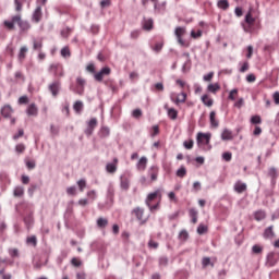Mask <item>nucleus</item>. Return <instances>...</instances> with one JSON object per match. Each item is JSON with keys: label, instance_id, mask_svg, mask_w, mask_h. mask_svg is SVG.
<instances>
[{"label": "nucleus", "instance_id": "nucleus-1", "mask_svg": "<svg viewBox=\"0 0 279 279\" xmlns=\"http://www.w3.org/2000/svg\"><path fill=\"white\" fill-rule=\"evenodd\" d=\"M186 34V27L178 26L174 29V36L177 37V40L181 47H186V43H184V39H182V36Z\"/></svg>", "mask_w": 279, "mask_h": 279}, {"label": "nucleus", "instance_id": "nucleus-2", "mask_svg": "<svg viewBox=\"0 0 279 279\" xmlns=\"http://www.w3.org/2000/svg\"><path fill=\"white\" fill-rule=\"evenodd\" d=\"M86 88V80L82 78L81 76L76 77V86L73 90V93H76V95H84V90Z\"/></svg>", "mask_w": 279, "mask_h": 279}, {"label": "nucleus", "instance_id": "nucleus-3", "mask_svg": "<svg viewBox=\"0 0 279 279\" xmlns=\"http://www.w3.org/2000/svg\"><path fill=\"white\" fill-rule=\"evenodd\" d=\"M213 135L210 133H197V137H196V141H197V145H208L210 143V137Z\"/></svg>", "mask_w": 279, "mask_h": 279}, {"label": "nucleus", "instance_id": "nucleus-4", "mask_svg": "<svg viewBox=\"0 0 279 279\" xmlns=\"http://www.w3.org/2000/svg\"><path fill=\"white\" fill-rule=\"evenodd\" d=\"M111 71L112 70H110V68L105 66L99 72L94 74V78L96 82H104V77L110 75Z\"/></svg>", "mask_w": 279, "mask_h": 279}, {"label": "nucleus", "instance_id": "nucleus-5", "mask_svg": "<svg viewBox=\"0 0 279 279\" xmlns=\"http://www.w3.org/2000/svg\"><path fill=\"white\" fill-rule=\"evenodd\" d=\"M155 199H162V194H161L160 190L151 192L147 195V197L145 199L146 206H150L151 202H155Z\"/></svg>", "mask_w": 279, "mask_h": 279}, {"label": "nucleus", "instance_id": "nucleus-6", "mask_svg": "<svg viewBox=\"0 0 279 279\" xmlns=\"http://www.w3.org/2000/svg\"><path fill=\"white\" fill-rule=\"evenodd\" d=\"M120 189L122 191H130V173L120 175Z\"/></svg>", "mask_w": 279, "mask_h": 279}, {"label": "nucleus", "instance_id": "nucleus-7", "mask_svg": "<svg viewBox=\"0 0 279 279\" xmlns=\"http://www.w3.org/2000/svg\"><path fill=\"white\" fill-rule=\"evenodd\" d=\"M13 21H15L17 23V25H19L20 29H22V32H27V29H29L32 27L29 25V22L21 20V15L13 16Z\"/></svg>", "mask_w": 279, "mask_h": 279}, {"label": "nucleus", "instance_id": "nucleus-8", "mask_svg": "<svg viewBox=\"0 0 279 279\" xmlns=\"http://www.w3.org/2000/svg\"><path fill=\"white\" fill-rule=\"evenodd\" d=\"M61 86L62 84L60 83V81H54L48 86V89L50 90L52 97H58Z\"/></svg>", "mask_w": 279, "mask_h": 279}, {"label": "nucleus", "instance_id": "nucleus-9", "mask_svg": "<svg viewBox=\"0 0 279 279\" xmlns=\"http://www.w3.org/2000/svg\"><path fill=\"white\" fill-rule=\"evenodd\" d=\"M50 71L56 77H64V68L60 63L50 65Z\"/></svg>", "mask_w": 279, "mask_h": 279}, {"label": "nucleus", "instance_id": "nucleus-10", "mask_svg": "<svg viewBox=\"0 0 279 279\" xmlns=\"http://www.w3.org/2000/svg\"><path fill=\"white\" fill-rule=\"evenodd\" d=\"M170 99L175 106H180V104H184L186 101V93H181L175 97V94L170 95Z\"/></svg>", "mask_w": 279, "mask_h": 279}, {"label": "nucleus", "instance_id": "nucleus-11", "mask_svg": "<svg viewBox=\"0 0 279 279\" xmlns=\"http://www.w3.org/2000/svg\"><path fill=\"white\" fill-rule=\"evenodd\" d=\"M41 19H43V7L38 5L33 12L32 21L33 23H40Z\"/></svg>", "mask_w": 279, "mask_h": 279}, {"label": "nucleus", "instance_id": "nucleus-12", "mask_svg": "<svg viewBox=\"0 0 279 279\" xmlns=\"http://www.w3.org/2000/svg\"><path fill=\"white\" fill-rule=\"evenodd\" d=\"M209 123H210L211 130H217V128H219V120H217V112L211 111L209 113Z\"/></svg>", "mask_w": 279, "mask_h": 279}, {"label": "nucleus", "instance_id": "nucleus-13", "mask_svg": "<svg viewBox=\"0 0 279 279\" xmlns=\"http://www.w3.org/2000/svg\"><path fill=\"white\" fill-rule=\"evenodd\" d=\"M165 110H167V114L169 117V119H171L172 121H175V119H178V110H175L174 108H169V105H165L163 106Z\"/></svg>", "mask_w": 279, "mask_h": 279}, {"label": "nucleus", "instance_id": "nucleus-14", "mask_svg": "<svg viewBox=\"0 0 279 279\" xmlns=\"http://www.w3.org/2000/svg\"><path fill=\"white\" fill-rule=\"evenodd\" d=\"M119 163V159L114 158L113 162H109L106 165L107 173H117V165Z\"/></svg>", "mask_w": 279, "mask_h": 279}, {"label": "nucleus", "instance_id": "nucleus-15", "mask_svg": "<svg viewBox=\"0 0 279 279\" xmlns=\"http://www.w3.org/2000/svg\"><path fill=\"white\" fill-rule=\"evenodd\" d=\"M26 114L28 117H38V107H36V104H31L26 109Z\"/></svg>", "mask_w": 279, "mask_h": 279}, {"label": "nucleus", "instance_id": "nucleus-16", "mask_svg": "<svg viewBox=\"0 0 279 279\" xmlns=\"http://www.w3.org/2000/svg\"><path fill=\"white\" fill-rule=\"evenodd\" d=\"M12 112H13V110H12V107L10 105H5L1 109V114L5 119H10V117H12Z\"/></svg>", "mask_w": 279, "mask_h": 279}, {"label": "nucleus", "instance_id": "nucleus-17", "mask_svg": "<svg viewBox=\"0 0 279 279\" xmlns=\"http://www.w3.org/2000/svg\"><path fill=\"white\" fill-rule=\"evenodd\" d=\"M0 182L2 186H9V184L11 183L10 174H8V172H0Z\"/></svg>", "mask_w": 279, "mask_h": 279}, {"label": "nucleus", "instance_id": "nucleus-18", "mask_svg": "<svg viewBox=\"0 0 279 279\" xmlns=\"http://www.w3.org/2000/svg\"><path fill=\"white\" fill-rule=\"evenodd\" d=\"M234 191H235V193H244V191H247V184H245L241 181H238L234 184Z\"/></svg>", "mask_w": 279, "mask_h": 279}, {"label": "nucleus", "instance_id": "nucleus-19", "mask_svg": "<svg viewBox=\"0 0 279 279\" xmlns=\"http://www.w3.org/2000/svg\"><path fill=\"white\" fill-rule=\"evenodd\" d=\"M136 168L138 171H145V169H147V157H141L137 161Z\"/></svg>", "mask_w": 279, "mask_h": 279}, {"label": "nucleus", "instance_id": "nucleus-20", "mask_svg": "<svg viewBox=\"0 0 279 279\" xmlns=\"http://www.w3.org/2000/svg\"><path fill=\"white\" fill-rule=\"evenodd\" d=\"M268 175L272 182V184H276V180H278V170L276 168H269L268 169Z\"/></svg>", "mask_w": 279, "mask_h": 279}, {"label": "nucleus", "instance_id": "nucleus-21", "mask_svg": "<svg viewBox=\"0 0 279 279\" xmlns=\"http://www.w3.org/2000/svg\"><path fill=\"white\" fill-rule=\"evenodd\" d=\"M201 99L204 106H207V108H210L215 104V100H213L208 94L203 95Z\"/></svg>", "mask_w": 279, "mask_h": 279}, {"label": "nucleus", "instance_id": "nucleus-22", "mask_svg": "<svg viewBox=\"0 0 279 279\" xmlns=\"http://www.w3.org/2000/svg\"><path fill=\"white\" fill-rule=\"evenodd\" d=\"M232 138H234L232 131L225 129L221 133V141H232Z\"/></svg>", "mask_w": 279, "mask_h": 279}, {"label": "nucleus", "instance_id": "nucleus-23", "mask_svg": "<svg viewBox=\"0 0 279 279\" xmlns=\"http://www.w3.org/2000/svg\"><path fill=\"white\" fill-rule=\"evenodd\" d=\"M276 234L274 233V226H270L265 229L263 236L264 239H274Z\"/></svg>", "mask_w": 279, "mask_h": 279}, {"label": "nucleus", "instance_id": "nucleus-24", "mask_svg": "<svg viewBox=\"0 0 279 279\" xmlns=\"http://www.w3.org/2000/svg\"><path fill=\"white\" fill-rule=\"evenodd\" d=\"M145 214V210L141 207H136L133 209V215H135L136 219L138 221H143V215Z\"/></svg>", "mask_w": 279, "mask_h": 279}, {"label": "nucleus", "instance_id": "nucleus-25", "mask_svg": "<svg viewBox=\"0 0 279 279\" xmlns=\"http://www.w3.org/2000/svg\"><path fill=\"white\" fill-rule=\"evenodd\" d=\"M73 110L74 112H76L77 114H80V112H82L84 110V102H82V100H77L74 105H73Z\"/></svg>", "mask_w": 279, "mask_h": 279}, {"label": "nucleus", "instance_id": "nucleus-26", "mask_svg": "<svg viewBox=\"0 0 279 279\" xmlns=\"http://www.w3.org/2000/svg\"><path fill=\"white\" fill-rule=\"evenodd\" d=\"M149 173L151 182H156V180H158V168L153 166L149 170Z\"/></svg>", "mask_w": 279, "mask_h": 279}, {"label": "nucleus", "instance_id": "nucleus-27", "mask_svg": "<svg viewBox=\"0 0 279 279\" xmlns=\"http://www.w3.org/2000/svg\"><path fill=\"white\" fill-rule=\"evenodd\" d=\"M107 197L108 199H111L114 197V184L109 183L107 187Z\"/></svg>", "mask_w": 279, "mask_h": 279}, {"label": "nucleus", "instance_id": "nucleus-28", "mask_svg": "<svg viewBox=\"0 0 279 279\" xmlns=\"http://www.w3.org/2000/svg\"><path fill=\"white\" fill-rule=\"evenodd\" d=\"M13 195L14 197H23V195H25V189H23V186L14 187Z\"/></svg>", "mask_w": 279, "mask_h": 279}, {"label": "nucleus", "instance_id": "nucleus-29", "mask_svg": "<svg viewBox=\"0 0 279 279\" xmlns=\"http://www.w3.org/2000/svg\"><path fill=\"white\" fill-rule=\"evenodd\" d=\"M34 51H40L43 49V39H33Z\"/></svg>", "mask_w": 279, "mask_h": 279}, {"label": "nucleus", "instance_id": "nucleus-30", "mask_svg": "<svg viewBox=\"0 0 279 279\" xmlns=\"http://www.w3.org/2000/svg\"><path fill=\"white\" fill-rule=\"evenodd\" d=\"M26 244L36 247V245H38V239L36 238V235H31L26 238Z\"/></svg>", "mask_w": 279, "mask_h": 279}, {"label": "nucleus", "instance_id": "nucleus-31", "mask_svg": "<svg viewBox=\"0 0 279 279\" xmlns=\"http://www.w3.org/2000/svg\"><path fill=\"white\" fill-rule=\"evenodd\" d=\"M86 195H87V199L89 203H93V202H95V199H97V191H95V190L88 191L86 193Z\"/></svg>", "mask_w": 279, "mask_h": 279}, {"label": "nucleus", "instance_id": "nucleus-32", "mask_svg": "<svg viewBox=\"0 0 279 279\" xmlns=\"http://www.w3.org/2000/svg\"><path fill=\"white\" fill-rule=\"evenodd\" d=\"M143 27L147 32H149V29H153L154 28V20H151V19L144 20Z\"/></svg>", "mask_w": 279, "mask_h": 279}, {"label": "nucleus", "instance_id": "nucleus-33", "mask_svg": "<svg viewBox=\"0 0 279 279\" xmlns=\"http://www.w3.org/2000/svg\"><path fill=\"white\" fill-rule=\"evenodd\" d=\"M96 225H97L98 228L104 229V228H106V227L108 226V219L100 217V218H98V219L96 220Z\"/></svg>", "mask_w": 279, "mask_h": 279}, {"label": "nucleus", "instance_id": "nucleus-34", "mask_svg": "<svg viewBox=\"0 0 279 279\" xmlns=\"http://www.w3.org/2000/svg\"><path fill=\"white\" fill-rule=\"evenodd\" d=\"M179 241H182L183 243L189 241V231L186 230H181L179 233Z\"/></svg>", "mask_w": 279, "mask_h": 279}, {"label": "nucleus", "instance_id": "nucleus-35", "mask_svg": "<svg viewBox=\"0 0 279 279\" xmlns=\"http://www.w3.org/2000/svg\"><path fill=\"white\" fill-rule=\"evenodd\" d=\"M220 88H221V86L219 85V83H215V84H209L208 86H207V90L209 92V93H217V90H220Z\"/></svg>", "mask_w": 279, "mask_h": 279}, {"label": "nucleus", "instance_id": "nucleus-36", "mask_svg": "<svg viewBox=\"0 0 279 279\" xmlns=\"http://www.w3.org/2000/svg\"><path fill=\"white\" fill-rule=\"evenodd\" d=\"M189 213H190V217L192 219V223H197V215H198L197 209L191 208L189 210Z\"/></svg>", "mask_w": 279, "mask_h": 279}, {"label": "nucleus", "instance_id": "nucleus-37", "mask_svg": "<svg viewBox=\"0 0 279 279\" xmlns=\"http://www.w3.org/2000/svg\"><path fill=\"white\" fill-rule=\"evenodd\" d=\"M217 5L220 10H228V8H230V3L228 2V0H219L217 2Z\"/></svg>", "mask_w": 279, "mask_h": 279}, {"label": "nucleus", "instance_id": "nucleus-38", "mask_svg": "<svg viewBox=\"0 0 279 279\" xmlns=\"http://www.w3.org/2000/svg\"><path fill=\"white\" fill-rule=\"evenodd\" d=\"M177 178H185L186 177V167L180 166L175 173Z\"/></svg>", "mask_w": 279, "mask_h": 279}, {"label": "nucleus", "instance_id": "nucleus-39", "mask_svg": "<svg viewBox=\"0 0 279 279\" xmlns=\"http://www.w3.org/2000/svg\"><path fill=\"white\" fill-rule=\"evenodd\" d=\"M252 254H263V245L254 244L251 248Z\"/></svg>", "mask_w": 279, "mask_h": 279}, {"label": "nucleus", "instance_id": "nucleus-40", "mask_svg": "<svg viewBox=\"0 0 279 279\" xmlns=\"http://www.w3.org/2000/svg\"><path fill=\"white\" fill-rule=\"evenodd\" d=\"M254 217H255L256 221H263V219H265V217H266V214L264 210H257V211H255Z\"/></svg>", "mask_w": 279, "mask_h": 279}, {"label": "nucleus", "instance_id": "nucleus-41", "mask_svg": "<svg viewBox=\"0 0 279 279\" xmlns=\"http://www.w3.org/2000/svg\"><path fill=\"white\" fill-rule=\"evenodd\" d=\"M251 123L253 125H260V123H263V119L260 118V116H253L251 117Z\"/></svg>", "mask_w": 279, "mask_h": 279}, {"label": "nucleus", "instance_id": "nucleus-42", "mask_svg": "<svg viewBox=\"0 0 279 279\" xmlns=\"http://www.w3.org/2000/svg\"><path fill=\"white\" fill-rule=\"evenodd\" d=\"M9 256H11V258H19L21 253L19 252V248H9Z\"/></svg>", "mask_w": 279, "mask_h": 279}, {"label": "nucleus", "instance_id": "nucleus-43", "mask_svg": "<svg viewBox=\"0 0 279 279\" xmlns=\"http://www.w3.org/2000/svg\"><path fill=\"white\" fill-rule=\"evenodd\" d=\"M202 265L204 268L208 267V265L215 267V263L210 262V257H203Z\"/></svg>", "mask_w": 279, "mask_h": 279}, {"label": "nucleus", "instance_id": "nucleus-44", "mask_svg": "<svg viewBox=\"0 0 279 279\" xmlns=\"http://www.w3.org/2000/svg\"><path fill=\"white\" fill-rule=\"evenodd\" d=\"M14 23H16L14 21V16L11 19V21H4V27H7V29H14Z\"/></svg>", "mask_w": 279, "mask_h": 279}, {"label": "nucleus", "instance_id": "nucleus-45", "mask_svg": "<svg viewBox=\"0 0 279 279\" xmlns=\"http://www.w3.org/2000/svg\"><path fill=\"white\" fill-rule=\"evenodd\" d=\"M27 0H14L16 12H21L23 10V3Z\"/></svg>", "mask_w": 279, "mask_h": 279}, {"label": "nucleus", "instance_id": "nucleus-46", "mask_svg": "<svg viewBox=\"0 0 279 279\" xmlns=\"http://www.w3.org/2000/svg\"><path fill=\"white\" fill-rule=\"evenodd\" d=\"M208 232V227L205 225H199L197 227V234H206Z\"/></svg>", "mask_w": 279, "mask_h": 279}, {"label": "nucleus", "instance_id": "nucleus-47", "mask_svg": "<svg viewBox=\"0 0 279 279\" xmlns=\"http://www.w3.org/2000/svg\"><path fill=\"white\" fill-rule=\"evenodd\" d=\"M25 149H27V146H25V144H17L15 146L16 154H23V151H25Z\"/></svg>", "mask_w": 279, "mask_h": 279}, {"label": "nucleus", "instance_id": "nucleus-48", "mask_svg": "<svg viewBox=\"0 0 279 279\" xmlns=\"http://www.w3.org/2000/svg\"><path fill=\"white\" fill-rule=\"evenodd\" d=\"M256 20L254 19V16H252V13H247L245 15V23H247L248 25H254V22Z\"/></svg>", "mask_w": 279, "mask_h": 279}, {"label": "nucleus", "instance_id": "nucleus-49", "mask_svg": "<svg viewBox=\"0 0 279 279\" xmlns=\"http://www.w3.org/2000/svg\"><path fill=\"white\" fill-rule=\"evenodd\" d=\"M77 186H78L81 193H84V189H86V180H84V179L78 180Z\"/></svg>", "mask_w": 279, "mask_h": 279}, {"label": "nucleus", "instance_id": "nucleus-50", "mask_svg": "<svg viewBox=\"0 0 279 279\" xmlns=\"http://www.w3.org/2000/svg\"><path fill=\"white\" fill-rule=\"evenodd\" d=\"M61 56L62 58H71V50H69V47H64L61 49Z\"/></svg>", "mask_w": 279, "mask_h": 279}, {"label": "nucleus", "instance_id": "nucleus-51", "mask_svg": "<svg viewBox=\"0 0 279 279\" xmlns=\"http://www.w3.org/2000/svg\"><path fill=\"white\" fill-rule=\"evenodd\" d=\"M132 117L134 119H141V117H143V111L141 109H134L132 111Z\"/></svg>", "mask_w": 279, "mask_h": 279}, {"label": "nucleus", "instance_id": "nucleus-52", "mask_svg": "<svg viewBox=\"0 0 279 279\" xmlns=\"http://www.w3.org/2000/svg\"><path fill=\"white\" fill-rule=\"evenodd\" d=\"M234 95H239V89L234 88L229 93L228 99H230L231 101H234V99H236V97Z\"/></svg>", "mask_w": 279, "mask_h": 279}, {"label": "nucleus", "instance_id": "nucleus-53", "mask_svg": "<svg viewBox=\"0 0 279 279\" xmlns=\"http://www.w3.org/2000/svg\"><path fill=\"white\" fill-rule=\"evenodd\" d=\"M25 53H27V48H26V46H24V47H22V48L20 49V52H19V58H20V60H25Z\"/></svg>", "mask_w": 279, "mask_h": 279}, {"label": "nucleus", "instance_id": "nucleus-54", "mask_svg": "<svg viewBox=\"0 0 279 279\" xmlns=\"http://www.w3.org/2000/svg\"><path fill=\"white\" fill-rule=\"evenodd\" d=\"M101 136H110V128L108 126H102L100 130Z\"/></svg>", "mask_w": 279, "mask_h": 279}, {"label": "nucleus", "instance_id": "nucleus-55", "mask_svg": "<svg viewBox=\"0 0 279 279\" xmlns=\"http://www.w3.org/2000/svg\"><path fill=\"white\" fill-rule=\"evenodd\" d=\"M202 34H203V32H202L201 29L197 31V32L191 31V36H192V38H194V39L202 38Z\"/></svg>", "mask_w": 279, "mask_h": 279}, {"label": "nucleus", "instance_id": "nucleus-56", "mask_svg": "<svg viewBox=\"0 0 279 279\" xmlns=\"http://www.w3.org/2000/svg\"><path fill=\"white\" fill-rule=\"evenodd\" d=\"M68 195H77V187L75 186H70L66 189Z\"/></svg>", "mask_w": 279, "mask_h": 279}, {"label": "nucleus", "instance_id": "nucleus-57", "mask_svg": "<svg viewBox=\"0 0 279 279\" xmlns=\"http://www.w3.org/2000/svg\"><path fill=\"white\" fill-rule=\"evenodd\" d=\"M140 36H141V31H138V29L132 31L131 34H130V37L133 40H136V38H138Z\"/></svg>", "mask_w": 279, "mask_h": 279}, {"label": "nucleus", "instance_id": "nucleus-58", "mask_svg": "<svg viewBox=\"0 0 279 279\" xmlns=\"http://www.w3.org/2000/svg\"><path fill=\"white\" fill-rule=\"evenodd\" d=\"M71 264L73 265V267H82V260L76 257L72 258Z\"/></svg>", "mask_w": 279, "mask_h": 279}, {"label": "nucleus", "instance_id": "nucleus-59", "mask_svg": "<svg viewBox=\"0 0 279 279\" xmlns=\"http://www.w3.org/2000/svg\"><path fill=\"white\" fill-rule=\"evenodd\" d=\"M158 134H160V129L158 128V125H154L150 136L154 138L155 136H158Z\"/></svg>", "mask_w": 279, "mask_h": 279}, {"label": "nucleus", "instance_id": "nucleus-60", "mask_svg": "<svg viewBox=\"0 0 279 279\" xmlns=\"http://www.w3.org/2000/svg\"><path fill=\"white\" fill-rule=\"evenodd\" d=\"M168 264H169V258H167V257H160L159 258L160 267H167Z\"/></svg>", "mask_w": 279, "mask_h": 279}, {"label": "nucleus", "instance_id": "nucleus-61", "mask_svg": "<svg viewBox=\"0 0 279 279\" xmlns=\"http://www.w3.org/2000/svg\"><path fill=\"white\" fill-rule=\"evenodd\" d=\"M222 158L226 160V162H230V160H232V153L230 151L223 153Z\"/></svg>", "mask_w": 279, "mask_h": 279}, {"label": "nucleus", "instance_id": "nucleus-62", "mask_svg": "<svg viewBox=\"0 0 279 279\" xmlns=\"http://www.w3.org/2000/svg\"><path fill=\"white\" fill-rule=\"evenodd\" d=\"M89 203L90 202L88 201V198H81L78 199L77 205L84 207V206H88Z\"/></svg>", "mask_w": 279, "mask_h": 279}, {"label": "nucleus", "instance_id": "nucleus-63", "mask_svg": "<svg viewBox=\"0 0 279 279\" xmlns=\"http://www.w3.org/2000/svg\"><path fill=\"white\" fill-rule=\"evenodd\" d=\"M87 126L95 130V128H97V119L96 118L90 119Z\"/></svg>", "mask_w": 279, "mask_h": 279}, {"label": "nucleus", "instance_id": "nucleus-64", "mask_svg": "<svg viewBox=\"0 0 279 279\" xmlns=\"http://www.w3.org/2000/svg\"><path fill=\"white\" fill-rule=\"evenodd\" d=\"M272 99L277 106H279V92H275L272 95Z\"/></svg>", "mask_w": 279, "mask_h": 279}]
</instances>
